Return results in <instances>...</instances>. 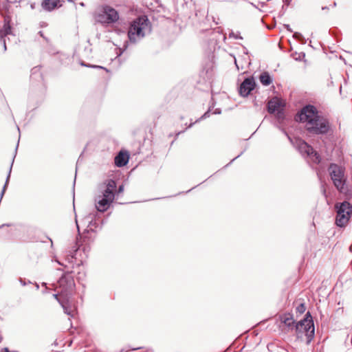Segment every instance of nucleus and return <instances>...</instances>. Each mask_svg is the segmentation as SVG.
<instances>
[{"instance_id": "f257e3e1", "label": "nucleus", "mask_w": 352, "mask_h": 352, "mask_svg": "<svg viewBox=\"0 0 352 352\" xmlns=\"http://www.w3.org/2000/svg\"><path fill=\"white\" fill-rule=\"evenodd\" d=\"M58 294H54L64 309L65 314L74 317L76 312L75 307L72 305L69 294L72 292L74 287L73 278L67 274L63 276L58 281Z\"/></svg>"}, {"instance_id": "f03ea898", "label": "nucleus", "mask_w": 352, "mask_h": 352, "mask_svg": "<svg viewBox=\"0 0 352 352\" xmlns=\"http://www.w3.org/2000/svg\"><path fill=\"white\" fill-rule=\"evenodd\" d=\"M116 184L108 179L99 186V192L96 197V208L100 212H104L110 207L115 198Z\"/></svg>"}, {"instance_id": "7ed1b4c3", "label": "nucleus", "mask_w": 352, "mask_h": 352, "mask_svg": "<svg viewBox=\"0 0 352 352\" xmlns=\"http://www.w3.org/2000/svg\"><path fill=\"white\" fill-rule=\"evenodd\" d=\"M150 31L148 19L146 16L138 17L131 23L128 31V37L130 41L136 42Z\"/></svg>"}, {"instance_id": "20e7f679", "label": "nucleus", "mask_w": 352, "mask_h": 352, "mask_svg": "<svg viewBox=\"0 0 352 352\" xmlns=\"http://www.w3.org/2000/svg\"><path fill=\"white\" fill-rule=\"evenodd\" d=\"M328 173L336 189L341 193H346V175L344 167L336 164H331L328 168Z\"/></svg>"}, {"instance_id": "39448f33", "label": "nucleus", "mask_w": 352, "mask_h": 352, "mask_svg": "<svg viewBox=\"0 0 352 352\" xmlns=\"http://www.w3.org/2000/svg\"><path fill=\"white\" fill-rule=\"evenodd\" d=\"M336 211V223L339 227L345 226L352 214V206L348 201L336 203L335 204Z\"/></svg>"}, {"instance_id": "423d86ee", "label": "nucleus", "mask_w": 352, "mask_h": 352, "mask_svg": "<svg viewBox=\"0 0 352 352\" xmlns=\"http://www.w3.org/2000/svg\"><path fill=\"white\" fill-rule=\"evenodd\" d=\"M296 331L299 335L300 333H305L307 338V344H309L314 336V325L312 317L309 312L305 315V318L298 322L296 326Z\"/></svg>"}, {"instance_id": "0eeeda50", "label": "nucleus", "mask_w": 352, "mask_h": 352, "mask_svg": "<svg viewBox=\"0 0 352 352\" xmlns=\"http://www.w3.org/2000/svg\"><path fill=\"white\" fill-rule=\"evenodd\" d=\"M309 125L307 132L314 135H326L331 130L329 120L320 116L314 120L313 124L311 123Z\"/></svg>"}, {"instance_id": "6e6552de", "label": "nucleus", "mask_w": 352, "mask_h": 352, "mask_svg": "<svg viewBox=\"0 0 352 352\" xmlns=\"http://www.w3.org/2000/svg\"><path fill=\"white\" fill-rule=\"evenodd\" d=\"M319 116L317 109L314 106L309 104L301 109L298 118L301 122L305 123V127L307 131L309 128V124H313Z\"/></svg>"}, {"instance_id": "1a4fd4ad", "label": "nucleus", "mask_w": 352, "mask_h": 352, "mask_svg": "<svg viewBox=\"0 0 352 352\" xmlns=\"http://www.w3.org/2000/svg\"><path fill=\"white\" fill-rule=\"evenodd\" d=\"M119 18L118 12L110 6H104L96 16V19L101 23H111Z\"/></svg>"}, {"instance_id": "9d476101", "label": "nucleus", "mask_w": 352, "mask_h": 352, "mask_svg": "<svg viewBox=\"0 0 352 352\" xmlns=\"http://www.w3.org/2000/svg\"><path fill=\"white\" fill-rule=\"evenodd\" d=\"M295 144L300 153L305 156L309 157L313 163L318 164L320 162L319 154L304 140H296Z\"/></svg>"}, {"instance_id": "9b49d317", "label": "nucleus", "mask_w": 352, "mask_h": 352, "mask_svg": "<svg viewBox=\"0 0 352 352\" xmlns=\"http://www.w3.org/2000/svg\"><path fill=\"white\" fill-rule=\"evenodd\" d=\"M255 82L253 78H247L241 83L239 93L242 96H247L254 89Z\"/></svg>"}, {"instance_id": "f8f14e48", "label": "nucleus", "mask_w": 352, "mask_h": 352, "mask_svg": "<svg viewBox=\"0 0 352 352\" xmlns=\"http://www.w3.org/2000/svg\"><path fill=\"white\" fill-rule=\"evenodd\" d=\"M268 111L274 113L277 111L278 113H280V102L276 98H274L268 102L267 104Z\"/></svg>"}, {"instance_id": "ddd939ff", "label": "nucleus", "mask_w": 352, "mask_h": 352, "mask_svg": "<svg viewBox=\"0 0 352 352\" xmlns=\"http://www.w3.org/2000/svg\"><path fill=\"white\" fill-rule=\"evenodd\" d=\"M10 21L11 20L10 16H6L4 18L3 27L1 30H0V40H1L4 36L12 33Z\"/></svg>"}, {"instance_id": "4468645a", "label": "nucleus", "mask_w": 352, "mask_h": 352, "mask_svg": "<svg viewBox=\"0 0 352 352\" xmlns=\"http://www.w3.org/2000/svg\"><path fill=\"white\" fill-rule=\"evenodd\" d=\"M280 322L282 324H284L285 326H287L289 328H291L293 327V324L294 323V320L293 318V316L289 313H286L280 315L279 316Z\"/></svg>"}, {"instance_id": "2eb2a0df", "label": "nucleus", "mask_w": 352, "mask_h": 352, "mask_svg": "<svg viewBox=\"0 0 352 352\" xmlns=\"http://www.w3.org/2000/svg\"><path fill=\"white\" fill-rule=\"evenodd\" d=\"M60 6V0H43L42 2L43 8L47 11H51Z\"/></svg>"}, {"instance_id": "dca6fc26", "label": "nucleus", "mask_w": 352, "mask_h": 352, "mask_svg": "<svg viewBox=\"0 0 352 352\" xmlns=\"http://www.w3.org/2000/svg\"><path fill=\"white\" fill-rule=\"evenodd\" d=\"M129 156L126 153L120 152L115 158V164L117 166L121 167L126 164Z\"/></svg>"}, {"instance_id": "f3484780", "label": "nucleus", "mask_w": 352, "mask_h": 352, "mask_svg": "<svg viewBox=\"0 0 352 352\" xmlns=\"http://www.w3.org/2000/svg\"><path fill=\"white\" fill-rule=\"evenodd\" d=\"M260 81L263 85H269L272 80L268 73L264 72L260 76Z\"/></svg>"}, {"instance_id": "a211bd4d", "label": "nucleus", "mask_w": 352, "mask_h": 352, "mask_svg": "<svg viewBox=\"0 0 352 352\" xmlns=\"http://www.w3.org/2000/svg\"><path fill=\"white\" fill-rule=\"evenodd\" d=\"M296 311L297 312H298L299 314H302L305 312V306L303 303H301L300 305H299L297 307H296Z\"/></svg>"}, {"instance_id": "6ab92c4d", "label": "nucleus", "mask_w": 352, "mask_h": 352, "mask_svg": "<svg viewBox=\"0 0 352 352\" xmlns=\"http://www.w3.org/2000/svg\"><path fill=\"white\" fill-rule=\"evenodd\" d=\"M294 38L298 39V40H301L302 38V36L301 34L298 33V32H295L293 35Z\"/></svg>"}, {"instance_id": "aec40b11", "label": "nucleus", "mask_w": 352, "mask_h": 352, "mask_svg": "<svg viewBox=\"0 0 352 352\" xmlns=\"http://www.w3.org/2000/svg\"><path fill=\"white\" fill-rule=\"evenodd\" d=\"M230 37H233V38H236V39H237V38H240V39H241V38H242V37H241V36H239L237 34H235V33H234V32H231V33L230 34Z\"/></svg>"}, {"instance_id": "412c9836", "label": "nucleus", "mask_w": 352, "mask_h": 352, "mask_svg": "<svg viewBox=\"0 0 352 352\" xmlns=\"http://www.w3.org/2000/svg\"><path fill=\"white\" fill-rule=\"evenodd\" d=\"M9 177H10V175L8 176L6 183V184H5L4 187H3V189L2 192H1V197H2V196H3V194H4V192H5V190H6V185H7L8 181V179H9Z\"/></svg>"}, {"instance_id": "4be33fe9", "label": "nucleus", "mask_w": 352, "mask_h": 352, "mask_svg": "<svg viewBox=\"0 0 352 352\" xmlns=\"http://www.w3.org/2000/svg\"><path fill=\"white\" fill-rule=\"evenodd\" d=\"M124 191V186L123 185H121L119 186L118 188V193H121Z\"/></svg>"}, {"instance_id": "5701e85b", "label": "nucleus", "mask_w": 352, "mask_h": 352, "mask_svg": "<svg viewBox=\"0 0 352 352\" xmlns=\"http://www.w3.org/2000/svg\"><path fill=\"white\" fill-rule=\"evenodd\" d=\"M285 28H286L288 31H289V32H292V30L290 28L289 25H285Z\"/></svg>"}, {"instance_id": "b1692460", "label": "nucleus", "mask_w": 352, "mask_h": 352, "mask_svg": "<svg viewBox=\"0 0 352 352\" xmlns=\"http://www.w3.org/2000/svg\"><path fill=\"white\" fill-rule=\"evenodd\" d=\"M3 43L4 50H6V41H5V40H3Z\"/></svg>"}, {"instance_id": "393cba45", "label": "nucleus", "mask_w": 352, "mask_h": 352, "mask_svg": "<svg viewBox=\"0 0 352 352\" xmlns=\"http://www.w3.org/2000/svg\"><path fill=\"white\" fill-rule=\"evenodd\" d=\"M76 225H77V228H78V221L77 220L76 221Z\"/></svg>"}]
</instances>
